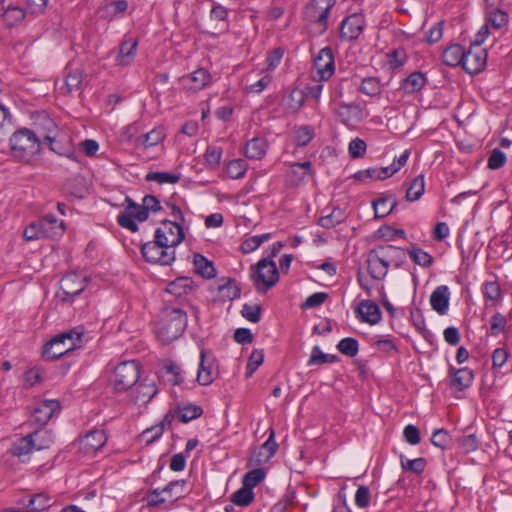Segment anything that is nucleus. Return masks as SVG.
Returning a JSON list of instances; mask_svg holds the SVG:
<instances>
[{
  "mask_svg": "<svg viewBox=\"0 0 512 512\" xmlns=\"http://www.w3.org/2000/svg\"><path fill=\"white\" fill-rule=\"evenodd\" d=\"M141 252L146 261L154 264L170 265L175 260V250L164 247V243L156 238L143 244Z\"/></svg>",
  "mask_w": 512,
  "mask_h": 512,
  "instance_id": "nucleus-10",
  "label": "nucleus"
},
{
  "mask_svg": "<svg viewBox=\"0 0 512 512\" xmlns=\"http://www.w3.org/2000/svg\"><path fill=\"white\" fill-rule=\"evenodd\" d=\"M107 442L104 430L94 429L79 441V450L85 455H92L100 450Z\"/></svg>",
  "mask_w": 512,
  "mask_h": 512,
  "instance_id": "nucleus-20",
  "label": "nucleus"
},
{
  "mask_svg": "<svg viewBox=\"0 0 512 512\" xmlns=\"http://www.w3.org/2000/svg\"><path fill=\"white\" fill-rule=\"evenodd\" d=\"M336 355L325 354L321 351L319 346H314L310 358L308 360V366L322 365L325 363H332L337 360Z\"/></svg>",
  "mask_w": 512,
  "mask_h": 512,
  "instance_id": "nucleus-45",
  "label": "nucleus"
},
{
  "mask_svg": "<svg viewBox=\"0 0 512 512\" xmlns=\"http://www.w3.org/2000/svg\"><path fill=\"white\" fill-rule=\"evenodd\" d=\"M358 318L362 322L375 325L381 320V311L379 306L370 300H363L355 310Z\"/></svg>",
  "mask_w": 512,
  "mask_h": 512,
  "instance_id": "nucleus-22",
  "label": "nucleus"
},
{
  "mask_svg": "<svg viewBox=\"0 0 512 512\" xmlns=\"http://www.w3.org/2000/svg\"><path fill=\"white\" fill-rule=\"evenodd\" d=\"M138 41L135 38L125 39L119 48V53L116 57V63L121 66H127L134 60Z\"/></svg>",
  "mask_w": 512,
  "mask_h": 512,
  "instance_id": "nucleus-24",
  "label": "nucleus"
},
{
  "mask_svg": "<svg viewBox=\"0 0 512 512\" xmlns=\"http://www.w3.org/2000/svg\"><path fill=\"white\" fill-rule=\"evenodd\" d=\"M147 181H154L159 184L171 183L175 184L180 180V174L172 172H149L146 175Z\"/></svg>",
  "mask_w": 512,
  "mask_h": 512,
  "instance_id": "nucleus-48",
  "label": "nucleus"
},
{
  "mask_svg": "<svg viewBox=\"0 0 512 512\" xmlns=\"http://www.w3.org/2000/svg\"><path fill=\"white\" fill-rule=\"evenodd\" d=\"M127 7L128 3L125 0H117L110 2L102 8V17L110 19L115 18L119 14L126 11Z\"/></svg>",
  "mask_w": 512,
  "mask_h": 512,
  "instance_id": "nucleus-46",
  "label": "nucleus"
},
{
  "mask_svg": "<svg viewBox=\"0 0 512 512\" xmlns=\"http://www.w3.org/2000/svg\"><path fill=\"white\" fill-rule=\"evenodd\" d=\"M264 353L262 350H254L248 360L246 367V377H251L252 374L258 369L263 363Z\"/></svg>",
  "mask_w": 512,
  "mask_h": 512,
  "instance_id": "nucleus-56",
  "label": "nucleus"
},
{
  "mask_svg": "<svg viewBox=\"0 0 512 512\" xmlns=\"http://www.w3.org/2000/svg\"><path fill=\"white\" fill-rule=\"evenodd\" d=\"M265 478V472L261 468H254L243 477V485L252 489Z\"/></svg>",
  "mask_w": 512,
  "mask_h": 512,
  "instance_id": "nucleus-53",
  "label": "nucleus"
},
{
  "mask_svg": "<svg viewBox=\"0 0 512 512\" xmlns=\"http://www.w3.org/2000/svg\"><path fill=\"white\" fill-rule=\"evenodd\" d=\"M25 17V11L18 6H9L2 13L3 21L7 26L19 24Z\"/></svg>",
  "mask_w": 512,
  "mask_h": 512,
  "instance_id": "nucleus-40",
  "label": "nucleus"
},
{
  "mask_svg": "<svg viewBox=\"0 0 512 512\" xmlns=\"http://www.w3.org/2000/svg\"><path fill=\"white\" fill-rule=\"evenodd\" d=\"M267 142L263 138H253L246 143L245 155L250 159L260 160L266 154Z\"/></svg>",
  "mask_w": 512,
  "mask_h": 512,
  "instance_id": "nucleus-31",
  "label": "nucleus"
},
{
  "mask_svg": "<svg viewBox=\"0 0 512 512\" xmlns=\"http://www.w3.org/2000/svg\"><path fill=\"white\" fill-rule=\"evenodd\" d=\"M253 500V490L244 485L231 495V502L241 507L248 506Z\"/></svg>",
  "mask_w": 512,
  "mask_h": 512,
  "instance_id": "nucleus-41",
  "label": "nucleus"
},
{
  "mask_svg": "<svg viewBox=\"0 0 512 512\" xmlns=\"http://www.w3.org/2000/svg\"><path fill=\"white\" fill-rule=\"evenodd\" d=\"M431 443L442 451L445 450L448 446V432L443 428L435 430L431 437Z\"/></svg>",
  "mask_w": 512,
  "mask_h": 512,
  "instance_id": "nucleus-63",
  "label": "nucleus"
},
{
  "mask_svg": "<svg viewBox=\"0 0 512 512\" xmlns=\"http://www.w3.org/2000/svg\"><path fill=\"white\" fill-rule=\"evenodd\" d=\"M10 149L15 159L32 163L40 153L41 144L33 131L20 129L10 137Z\"/></svg>",
  "mask_w": 512,
  "mask_h": 512,
  "instance_id": "nucleus-3",
  "label": "nucleus"
},
{
  "mask_svg": "<svg viewBox=\"0 0 512 512\" xmlns=\"http://www.w3.org/2000/svg\"><path fill=\"white\" fill-rule=\"evenodd\" d=\"M482 292L486 301H490L493 304L501 300V287L497 280L486 281L483 284Z\"/></svg>",
  "mask_w": 512,
  "mask_h": 512,
  "instance_id": "nucleus-39",
  "label": "nucleus"
},
{
  "mask_svg": "<svg viewBox=\"0 0 512 512\" xmlns=\"http://www.w3.org/2000/svg\"><path fill=\"white\" fill-rule=\"evenodd\" d=\"M50 498L45 493H38L31 496L28 500V512H40L50 507Z\"/></svg>",
  "mask_w": 512,
  "mask_h": 512,
  "instance_id": "nucleus-43",
  "label": "nucleus"
},
{
  "mask_svg": "<svg viewBox=\"0 0 512 512\" xmlns=\"http://www.w3.org/2000/svg\"><path fill=\"white\" fill-rule=\"evenodd\" d=\"M486 22L495 29H500L508 23V15L500 9H493L487 14Z\"/></svg>",
  "mask_w": 512,
  "mask_h": 512,
  "instance_id": "nucleus-50",
  "label": "nucleus"
},
{
  "mask_svg": "<svg viewBox=\"0 0 512 512\" xmlns=\"http://www.w3.org/2000/svg\"><path fill=\"white\" fill-rule=\"evenodd\" d=\"M182 224L181 222L165 219L161 222V226L156 229L154 238L161 240L164 247L175 250V247L185 238Z\"/></svg>",
  "mask_w": 512,
  "mask_h": 512,
  "instance_id": "nucleus-11",
  "label": "nucleus"
},
{
  "mask_svg": "<svg viewBox=\"0 0 512 512\" xmlns=\"http://www.w3.org/2000/svg\"><path fill=\"white\" fill-rule=\"evenodd\" d=\"M337 348L342 354L354 357L359 351V344L355 338L347 337L339 341Z\"/></svg>",
  "mask_w": 512,
  "mask_h": 512,
  "instance_id": "nucleus-51",
  "label": "nucleus"
},
{
  "mask_svg": "<svg viewBox=\"0 0 512 512\" xmlns=\"http://www.w3.org/2000/svg\"><path fill=\"white\" fill-rule=\"evenodd\" d=\"M250 277L258 292H267L279 280L276 263L272 259L262 258L256 265L251 266Z\"/></svg>",
  "mask_w": 512,
  "mask_h": 512,
  "instance_id": "nucleus-5",
  "label": "nucleus"
},
{
  "mask_svg": "<svg viewBox=\"0 0 512 512\" xmlns=\"http://www.w3.org/2000/svg\"><path fill=\"white\" fill-rule=\"evenodd\" d=\"M306 94L303 90H293L289 95L288 107L293 112H297L304 104Z\"/></svg>",
  "mask_w": 512,
  "mask_h": 512,
  "instance_id": "nucleus-60",
  "label": "nucleus"
},
{
  "mask_svg": "<svg viewBox=\"0 0 512 512\" xmlns=\"http://www.w3.org/2000/svg\"><path fill=\"white\" fill-rule=\"evenodd\" d=\"M164 138V129L162 127H158L146 133L143 137L137 138L136 143L148 148L159 144Z\"/></svg>",
  "mask_w": 512,
  "mask_h": 512,
  "instance_id": "nucleus-38",
  "label": "nucleus"
},
{
  "mask_svg": "<svg viewBox=\"0 0 512 512\" xmlns=\"http://www.w3.org/2000/svg\"><path fill=\"white\" fill-rule=\"evenodd\" d=\"M179 81L186 90L197 92L210 84L211 75L206 69L200 68L182 76Z\"/></svg>",
  "mask_w": 512,
  "mask_h": 512,
  "instance_id": "nucleus-21",
  "label": "nucleus"
},
{
  "mask_svg": "<svg viewBox=\"0 0 512 512\" xmlns=\"http://www.w3.org/2000/svg\"><path fill=\"white\" fill-rule=\"evenodd\" d=\"M186 327V312L177 307H166L161 311L155 331L163 343H169L179 338Z\"/></svg>",
  "mask_w": 512,
  "mask_h": 512,
  "instance_id": "nucleus-2",
  "label": "nucleus"
},
{
  "mask_svg": "<svg viewBox=\"0 0 512 512\" xmlns=\"http://www.w3.org/2000/svg\"><path fill=\"white\" fill-rule=\"evenodd\" d=\"M140 377V365L137 361H123L115 369L112 383L116 391L123 392L130 389Z\"/></svg>",
  "mask_w": 512,
  "mask_h": 512,
  "instance_id": "nucleus-8",
  "label": "nucleus"
},
{
  "mask_svg": "<svg viewBox=\"0 0 512 512\" xmlns=\"http://www.w3.org/2000/svg\"><path fill=\"white\" fill-rule=\"evenodd\" d=\"M241 315L252 323H258L261 318V307L259 305L244 304Z\"/></svg>",
  "mask_w": 512,
  "mask_h": 512,
  "instance_id": "nucleus-58",
  "label": "nucleus"
},
{
  "mask_svg": "<svg viewBox=\"0 0 512 512\" xmlns=\"http://www.w3.org/2000/svg\"><path fill=\"white\" fill-rule=\"evenodd\" d=\"M277 449L278 444L275 441V431L270 428L268 439L255 449L249 457V466L258 467L267 463L275 455Z\"/></svg>",
  "mask_w": 512,
  "mask_h": 512,
  "instance_id": "nucleus-15",
  "label": "nucleus"
},
{
  "mask_svg": "<svg viewBox=\"0 0 512 512\" xmlns=\"http://www.w3.org/2000/svg\"><path fill=\"white\" fill-rule=\"evenodd\" d=\"M335 3L336 0H310L304 8L305 19L316 25L320 34L328 28V17Z\"/></svg>",
  "mask_w": 512,
  "mask_h": 512,
  "instance_id": "nucleus-7",
  "label": "nucleus"
},
{
  "mask_svg": "<svg viewBox=\"0 0 512 512\" xmlns=\"http://www.w3.org/2000/svg\"><path fill=\"white\" fill-rule=\"evenodd\" d=\"M60 410L61 405L58 400L46 399L36 405L31 418L34 423L44 426L55 414H58Z\"/></svg>",
  "mask_w": 512,
  "mask_h": 512,
  "instance_id": "nucleus-19",
  "label": "nucleus"
},
{
  "mask_svg": "<svg viewBox=\"0 0 512 512\" xmlns=\"http://www.w3.org/2000/svg\"><path fill=\"white\" fill-rule=\"evenodd\" d=\"M413 261L421 266H429L432 263V257L420 248H411L408 251Z\"/></svg>",
  "mask_w": 512,
  "mask_h": 512,
  "instance_id": "nucleus-59",
  "label": "nucleus"
},
{
  "mask_svg": "<svg viewBox=\"0 0 512 512\" xmlns=\"http://www.w3.org/2000/svg\"><path fill=\"white\" fill-rule=\"evenodd\" d=\"M83 80L82 72L78 69L70 71L65 77V86L69 92L78 90Z\"/></svg>",
  "mask_w": 512,
  "mask_h": 512,
  "instance_id": "nucleus-57",
  "label": "nucleus"
},
{
  "mask_svg": "<svg viewBox=\"0 0 512 512\" xmlns=\"http://www.w3.org/2000/svg\"><path fill=\"white\" fill-rule=\"evenodd\" d=\"M185 480L169 482L163 489H154L146 497L150 507H162L165 504H173L185 495Z\"/></svg>",
  "mask_w": 512,
  "mask_h": 512,
  "instance_id": "nucleus-6",
  "label": "nucleus"
},
{
  "mask_svg": "<svg viewBox=\"0 0 512 512\" xmlns=\"http://www.w3.org/2000/svg\"><path fill=\"white\" fill-rule=\"evenodd\" d=\"M218 374L216 361L212 354L205 349L200 352V363L197 373V381L200 385L211 384Z\"/></svg>",
  "mask_w": 512,
  "mask_h": 512,
  "instance_id": "nucleus-16",
  "label": "nucleus"
},
{
  "mask_svg": "<svg viewBox=\"0 0 512 512\" xmlns=\"http://www.w3.org/2000/svg\"><path fill=\"white\" fill-rule=\"evenodd\" d=\"M487 62V51L479 44L462 55L461 67L470 75L478 74L484 70Z\"/></svg>",
  "mask_w": 512,
  "mask_h": 512,
  "instance_id": "nucleus-14",
  "label": "nucleus"
},
{
  "mask_svg": "<svg viewBox=\"0 0 512 512\" xmlns=\"http://www.w3.org/2000/svg\"><path fill=\"white\" fill-rule=\"evenodd\" d=\"M358 90L371 98H379L383 91V84L377 77H366L361 80Z\"/></svg>",
  "mask_w": 512,
  "mask_h": 512,
  "instance_id": "nucleus-29",
  "label": "nucleus"
},
{
  "mask_svg": "<svg viewBox=\"0 0 512 512\" xmlns=\"http://www.w3.org/2000/svg\"><path fill=\"white\" fill-rule=\"evenodd\" d=\"M429 302L435 312L445 315L448 312V286H438L430 295Z\"/></svg>",
  "mask_w": 512,
  "mask_h": 512,
  "instance_id": "nucleus-23",
  "label": "nucleus"
},
{
  "mask_svg": "<svg viewBox=\"0 0 512 512\" xmlns=\"http://www.w3.org/2000/svg\"><path fill=\"white\" fill-rule=\"evenodd\" d=\"M314 67L320 81H326L334 74V56L330 47H324L319 51L314 59Z\"/></svg>",
  "mask_w": 512,
  "mask_h": 512,
  "instance_id": "nucleus-18",
  "label": "nucleus"
},
{
  "mask_svg": "<svg viewBox=\"0 0 512 512\" xmlns=\"http://www.w3.org/2000/svg\"><path fill=\"white\" fill-rule=\"evenodd\" d=\"M173 419H174V414L172 412H168L159 424H157L149 429L144 430L143 435L147 436L150 432H155V436H152L151 438H149L148 442L156 441L157 439H159L162 436L165 427H167V426L169 427L172 424Z\"/></svg>",
  "mask_w": 512,
  "mask_h": 512,
  "instance_id": "nucleus-42",
  "label": "nucleus"
},
{
  "mask_svg": "<svg viewBox=\"0 0 512 512\" xmlns=\"http://www.w3.org/2000/svg\"><path fill=\"white\" fill-rule=\"evenodd\" d=\"M314 129L310 126H301L295 132V143L297 146H306L314 138Z\"/></svg>",
  "mask_w": 512,
  "mask_h": 512,
  "instance_id": "nucleus-54",
  "label": "nucleus"
},
{
  "mask_svg": "<svg viewBox=\"0 0 512 512\" xmlns=\"http://www.w3.org/2000/svg\"><path fill=\"white\" fill-rule=\"evenodd\" d=\"M457 447L463 454L476 451L480 445V439L474 432L465 433L456 439Z\"/></svg>",
  "mask_w": 512,
  "mask_h": 512,
  "instance_id": "nucleus-34",
  "label": "nucleus"
},
{
  "mask_svg": "<svg viewBox=\"0 0 512 512\" xmlns=\"http://www.w3.org/2000/svg\"><path fill=\"white\" fill-rule=\"evenodd\" d=\"M194 267L195 271L204 278L210 279L216 275L213 263L201 254L194 256Z\"/></svg>",
  "mask_w": 512,
  "mask_h": 512,
  "instance_id": "nucleus-36",
  "label": "nucleus"
},
{
  "mask_svg": "<svg viewBox=\"0 0 512 512\" xmlns=\"http://www.w3.org/2000/svg\"><path fill=\"white\" fill-rule=\"evenodd\" d=\"M425 190L424 176L419 175L415 177L406 189L405 198L407 201L413 202L420 199Z\"/></svg>",
  "mask_w": 512,
  "mask_h": 512,
  "instance_id": "nucleus-37",
  "label": "nucleus"
},
{
  "mask_svg": "<svg viewBox=\"0 0 512 512\" xmlns=\"http://www.w3.org/2000/svg\"><path fill=\"white\" fill-rule=\"evenodd\" d=\"M33 451V440L29 434L17 439L10 449L11 454L22 459V461H25V457H27Z\"/></svg>",
  "mask_w": 512,
  "mask_h": 512,
  "instance_id": "nucleus-35",
  "label": "nucleus"
},
{
  "mask_svg": "<svg viewBox=\"0 0 512 512\" xmlns=\"http://www.w3.org/2000/svg\"><path fill=\"white\" fill-rule=\"evenodd\" d=\"M125 203V211L118 215L117 223L124 229L137 232L139 228L135 220L144 222L148 219L149 215L143 204H137L128 196L125 198Z\"/></svg>",
  "mask_w": 512,
  "mask_h": 512,
  "instance_id": "nucleus-9",
  "label": "nucleus"
},
{
  "mask_svg": "<svg viewBox=\"0 0 512 512\" xmlns=\"http://www.w3.org/2000/svg\"><path fill=\"white\" fill-rule=\"evenodd\" d=\"M337 119L348 127H354L364 119L363 110L355 103H339L335 109Z\"/></svg>",
  "mask_w": 512,
  "mask_h": 512,
  "instance_id": "nucleus-17",
  "label": "nucleus"
},
{
  "mask_svg": "<svg viewBox=\"0 0 512 512\" xmlns=\"http://www.w3.org/2000/svg\"><path fill=\"white\" fill-rule=\"evenodd\" d=\"M426 78L421 72H413L401 83L400 89L405 94H413L419 92L425 85Z\"/></svg>",
  "mask_w": 512,
  "mask_h": 512,
  "instance_id": "nucleus-27",
  "label": "nucleus"
},
{
  "mask_svg": "<svg viewBox=\"0 0 512 512\" xmlns=\"http://www.w3.org/2000/svg\"><path fill=\"white\" fill-rule=\"evenodd\" d=\"M271 234L266 233L262 235H255L252 237L247 238L241 245L242 251L244 253H250L254 250H256L262 243L270 239Z\"/></svg>",
  "mask_w": 512,
  "mask_h": 512,
  "instance_id": "nucleus-52",
  "label": "nucleus"
},
{
  "mask_svg": "<svg viewBox=\"0 0 512 512\" xmlns=\"http://www.w3.org/2000/svg\"><path fill=\"white\" fill-rule=\"evenodd\" d=\"M404 251L393 245H380L367 254V270L373 280H383L391 265L399 266Z\"/></svg>",
  "mask_w": 512,
  "mask_h": 512,
  "instance_id": "nucleus-1",
  "label": "nucleus"
},
{
  "mask_svg": "<svg viewBox=\"0 0 512 512\" xmlns=\"http://www.w3.org/2000/svg\"><path fill=\"white\" fill-rule=\"evenodd\" d=\"M157 387L153 381H143L137 385L134 391V399L138 403L146 404L156 395Z\"/></svg>",
  "mask_w": 512,
  "mask_h": 512,
  "instance_id": "nucleus-28",
  "label": "nucleus"
},
{
  "mask_svg": "<svg viewBox=\"0 0 512 512\" xmlns=\"http://www.w3.org/2000/svg\"><path fill=\"white\" fill-rule=\"evenodd\" d=\"M451 374H453V377L450 378V387H457L459 391H463L465 388L471 386L474 379L473 371L468 368L454 370V368L450 367V375Z\"/></svg>",
  "mask_w": 512,
  "mask_h": 512,
  "instance_id": "nucleus-25",
  "label": "nucleus"
},
{
  "mask_svg": "<svg viewBox=\"0 0 512 512\" xmlns=\"http://www.w3.org/2000/svg\"><path fill=\"white\" fill-rule=\"evenodd\" d=\"M203 413V410L200 406L197 405H185L183 407H179L177 410V415L181 422L187 423L193 419L200 417Z\"/></svg>",
  "mask_w": 512,
  "mask_h": 512,
  "instance_id": "nucleus-44",
  "label": "nucleus"
},
{
  "mask_svg": "<svg viewBox=\"0 0 512 512\" xmlns=\"http://www.w3.org/2000/svg\"><path fill=\"white\" fill-rule=\"evenodd\" d=\"M492 368L499 369L505 365L509 353L505 348H496L492 353Z\"/></svg>",
  "mask_w": 512,
  "mask_h": 512,
  "instance_id": "nucleus-64",
  "label": "nucleus"
},
{
  "mask_svg": "<svg viewBox=\"0 0 512 512\" xmlns=\"http://www.w3.org/2000/svg\"><path fill=\"white\" fill-rule=\"evenodd\" d=\"M506 161H507L506 154L499 148H495L492 150V152L488 158L487 166L491 170H497V169H500L501 167H503L505 165Z\"/></svg>",
  "mask_w": 512,
  "mask_h": 512,
  "instance_id": "nucleus-55",
  "label": "nucleus"
},
{
  "mask_svg": "<svg viewBox=\"0 0 512 512\" xmlns=\"http://www.w3.org/2000/svg\"><path fill=\"white\" fill-rule=\"evenodd\" d=\"M366 143L360 138H355L349 143L348 151L352 158H360L366 152Z\"/></svg>",
  "mask_w": 512,
  "mask_h": 512,
  "instance_id": "nucleus-61",
  "label": "nucleus"
},
{
  "mask_svg": "<svg viewBox=\"0 0 512 512\" xmlns=\"http://www.w3.org/2000/svg\"><path fill=\"white\" fill-rule=\"evenodd\" d=\"M241 288L235 279H227L224 284L218 286V298L219 300L226 302L232 301L240 297Z\"/></svg>",
  "mask_w": 512,
  "mask_h": 512,
  "instance_id": "nucleus-26",
  "label": "nucleus"
},
{
  "mask_svg": "<svg viewBox=\"0 0 512 512\" xmlns=\"http://www.w3.org/2000/svg\"><path fill=\"white\" fill-rule=\"evenodd\" d=\"M365 17L361 13H354L345 17L339 28V37L342 41H354L359 38L365 28Z\"/></svg>",
  "mask_w": 512,
  "mask_h": 512,
  "instance_id": "nucleus-13",
  "label": "nucleus"
},
{
  "mask_svg": "<svg viewBox=\"0 0 512 512\" xmlns=\"http://www.w3.org/2000/svg\"><path fill=\"white\" fill-rule=\"evenodd\" d=\"M86 286V277L76 273L66 274L60 281V292L57 296L63 302H72L74 297L79 295Z\"/></svg>",
  "mask_w": 512,
  "mask_h": 512,
  "instance_id": "nucleus-12",
  "label": "nucleus"
},
{
  "mask_svg": "<svg viewBox=\"0 0 512 512\" xmlns=\"http://www.w3.org/2000/svg\"><path fill=\"white\" fill-rule=\"evenodd\" d=\"M247 170V164L242 159L230 161L226 167V173L231 179L242 178Z\"/></svg>",
  "mask_w": 512,
  "mask_h": 512,
  "instance_id": "nucleus-49",
  "label": "nucleus"
},
{
  "mask_svg": "<svg viewBox=\"0 0 512 512\" xmlns=\"http://www.w3.org/2000/svg\"><path fill=\"white\" fill-rule=\"evenodd\" d=\"M370 490L368 487L361 485L355 493V504L359 508H366L370 504Z\"/></svg>",
  "mask_w": 512,
  "mask_h": 512,
  "instance_id": "nucleus-62",
  "label": "nucleus"
},
{
  "mask_svg": "<svg viewBox=\"0 0 512 512\" xmlns=\"http://www.w3.org/2000/svg\"><path fill=\"white\" fill-rule=\"evenodd\" d=\"M396 199L393 195L383 196L373 202L375 217L383 218L389 215L396 207Z\"/></svg>",
  "mask_w": 512,
  "mask_h": 512,
  "instance_id": "nucleus-32",
  "label": "nucleus"
},
{
  "mask_svg": "<svg viewBox=\"0 0 512 512\" xmlns=\"http://www.w3.org/2000/svg\"><path fill=\"white\" fill-rule=\"evenodd\" d=\"M38 224L42 238H55L61 236L65 230L63 222H60L59 225H51L47 221H38Z\"/></svg>",
  "mask_w": 512,
  "mask_h": 512,
  "instance_id": "nucleus-47",
  "label": "nucleus"
},
{
  "mask_svg": "<svg viewBox=\"0 0 512 512\" xmlns=\"http://www.w3.org/2000/svg\"><path fill=\"white\" fill-rule=\"evenodd\" d=\"M193 290V280L188 277H180L167 285L166 291L176 297H181Z\"/></svg>",
  "mask_w": 512,
  "mask_h": 512,
  "instance_id": "nucleus-33",
  "label": "nucleus"
},
{
  "mask_svg": "<svg viewBox=\"0 0 512 512\" xmlns=\"http://www.w3.org/2000/svg\"><path fill=\"white\" fill-rule=\"evenodd\" d=\"M29 436L33 440L34 450L37 451L48 449L54 443V435L52 431L48 429H38L30 433Z\"/></svg>",
  "mask_w": 512,
  "mask_h": 512,
  "instance_id": "nucleus-30",
  "label": "nucleus"
},
{
  "mask_svg": "<svg viewBox=\"0 0 512 512\" xmlns=\"http://www.w3.org/2000/svg\"><path fill=\"white\" fill-rule=\"evenodd\" d=\"M84 329L81 326L69 331L60 333L45 344L43 356L47 359H58L71 350H74L81 343Z\"/></svg>",
  "mask_w": 512,
  "mask_h": 512,
  "instance_id": "nucleus-4",
  "label": "nucleus"
}]
</instances>
